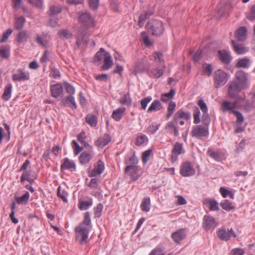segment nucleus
<instances>
[{"label":"nucleus","mask_w":255,"mask_h":255,"mask_svg":"<svg viewBox=\"0 0 255 255\" xmlns=\"http://www.w3.org/2000/svg\"><path fill=\"white\" fill-rule=\"evenodd\" d=\"M206 202L209 205V209L211 211H218L219 210L218 203L214 199H208L206 200Z\"/></svg>","instance_id":"obj_48"},{"label":"nucleus","mask_w":255,"mask_h":255,"mask_svg":"<svg viewBox=\"0 0 255 255\" xmlns=\"http://www.w3.org/2000/svg\"><path fill=\"white\" fill-rule=\"evenodd\" d=\"M79 21L85 26H94V21L93 17L89 13L85 12L81 13L79 16Z\"/></svg>","instance_id":"obj_12"},{"label":"nucleus","mask_w":255,"mask_h":255,"mask_svg":"<svg viewBox=\"0 0 255 255\" xmlns=\"http://www.w3.org/2000/svg\"><path fill=\"white\" fill-rule=\"evenodd\" d=\"M201 122L204 126L209 128V126L210 123V118L208 112L203 113Z\"/></svg>","instance_id":"obj_56"},{"label":"nucleus","mask_w":255,"mask_h":255,"mask_svg":"<svg viewBox=\"0 0 255 255\" xmlns=\"http://www.w3.org/2000/svg\"><path fill=\"white\" fill-rule=\"evenodd\" d=\"M64 87L67 93L69 95V96H72L74 94V88L69 83H65Z\"/></svg>","instance_id":"obj_62"},{"label":"nucleus","mask_w":255,"mask_h":255,"mask_svg":"<svg viewBox=\"0 0 255 255\" xmlns=\"http://www.w3.org/2000/svg\"><path fill=\"white\" fill-rule=\"evenodd\" d=\"M150 200L149 197H145L143 198L141 205L140 208L141 210L145 212H148L149 211L150 208Z\"/></svg>","instance_id":"obj_40"},{"label":"nucleus","mask_w":255,"mask_h":255,"mask_svg":"<svg viewBox=\"0 0 255 255\" xmlns=\"http://www.w3.org/2000/svg\"><path fill=\"white\" fill-rule=\"evenodd\" d=\"M125 173L130 176L133 181H136L141 176L139 166H127L125 169Z\"/></svg>","instance_id":"obj_7"},{"label":"nucleus","mask_w":255,"mask_h":255,"mask_svg":"<svg viewBox=\"0 0 255 255\" xmlns=\"http://www.w3.org/2000/svg\"><path fill=\"white\" fill-rule=\"evenodd\" d=\"M250 65V60L247 57L240 59L236 63L235 67L236 68H248Z\"/></svg>","instance_id":"obj_34"},{"label":"nucleus","mask_w":255,"mask_h":255,"mask_svg":"<svg viewBox=\"0 0 255 255\" xmlns=\"http://www.w3.org/2000/svg\"><path fill=\"white\" fill-rule=\"evenodd\" d=\"M152 152V150L151 149H148V150L143 152L142 155V161L144 164L147 162L149 157L151 154Z\"/></svg>","instance_id":"obj_58"},{"label":"nucleus","mask_w":255,"mask_h":255,"mask_svg":"<svg viewBox=\"0 0 255 255\" xmlns=\"http://www.w3.org/2000/svg\"><path fill=\"white\" fill-rule=\"evenodd\" d=\"M120 103L123 105L129 106L131 104L132 101L130 97H122L120 99Z\"/></svg>","instance_id":"obj_59"},{"label":"nucleus","mask_w":255,"mask_h":255,"mask_svg":"<svg viewBox=\"0 0 255 255\" xmlns=\"http://www.w3.org/2000/svg\"><path fill=\"white\" fill-rule=\"evenodd\" d=\"M177 125L174 121L168 122L165 126V129L170 134H173L174 136H177L179 135V132Z\"/></svg>","instance_id":"obj_22"},{"label":"nucleus","mask_w":255,"mask_h":255,"mask_svg":"<svg viewBox=\"0 0 255 255\" xmlns=\"http://www.w3.org/2000/svg\"><path fill=\"white\" fill-rule=\"evenodd\" d=\"M236 79L238 81V83L241 86L247 88L248 86V78L245 72L242 70L238 71L236 74Z\"/></svg>","instance_id":"obj_19"},{"label":"nucleus","mask_w":255,"mask_h":255,"mask_svg":"<svg viewBox=\"0 0 255 255\" xmlns=\"http://www.w3.org/2000/svg\"><path fill=\"white\" fill-rule=\"evenodd\" d=\"M105 170V163L99 159L94 165L93 169L89 171V176L90 177H96L101 175Z\"/></svg>","instance_id":"obj_10"},{"label":"nucleus","mask_w":255,"mask_h":255,"mask_svg":"<svg viewBox=\"0 0 255 255\" xmlns=\"http://www.w3.org/2000/svg\"><path fill=\"white\" fill-rule=\"evenodd\" d=\"M93 155L89 151H83L79 156V161L81 164H86L90 162Z\"/></svg>","instance_id":"obj_28"},{"label":"nucleus","mask_w":255,"mask_h":255,"mask_svg":"<svg viewBox=\"0 0 255 255\" xmlns=\"http://www.w3.org/2000/svg\"><path fill=\"white\" fill-rule=\"evenodd\" d=\"M32 173V171L31 170L23 171L20 177V182L23 184L25 181L29 180V178L33 177Z\"/></svg>","instance_id":"obj_43"},{"label":"nucleus","mask_w":255,"mask_h":255,"mask_svg":"<svg viewBox=\"0 0 255 255\" xmlns=\"http://www.w3.org/2000/svg\"><path fill=\"white\" fill-rule=\"evenodd\" d=\"M62 8L59 6L52 5L50 7L48 13L50 16H55L60 13Z\"/></svg>","instance_id":"obj_47"},{"label":"nucleus","mask_w":255,"mask_h":255,"mask_svg":"<svg viewBox=\"0 0 255 255\" xmlns=\"http://www.w3.org/2000/svg\"><path fill=\"white\" fill-rule=\"evenodd\" d=\"M30 197L29 193L26 191L23 195L21 197H15V200L18 204H26Z\"/></svg>","instance_id":"obj_39"},{"label":"nucleus","mask_w":255,"mask_h":255,"mask_svg":"<svg viewBox=\"0 0 255 255\" xmlns=\"http://www.w3.org/2000/svg\"><path fill=\"white\" fill-rule=\"evenodd\" d=\"M180 173L183 177H189L195 174V170L191 164L187 161L184 162L181 165Z\"/></svg>","instance_id":"obj_9"},{"label":"nucleus","mask_w":255,"mask_h":255,"mask_svg":"<svg viewBox=\"0 0 255 255\" xmlns=\"http://www.w3.org/2000/svg\"><path fill=\"white\" fill-rule=\"evenodd\" d=\"M186 236L185 229H180L171 234V238L176 244H179Z\"/></svg>","instance_id":"obj_18"},{"label":"nucleus","mask_w":255,"mask_h":255,"mask_svg":"<svg viewBox=\"0 0 255 255\" xmlns=\"http://www.w3.org/2000/svg\"><path fill=\"white\" fill-rule=\"evenodd\" d=\"M146 27L148 31L154 36L162 35L164 30L162 22L158 19H154L148 22Z\"/></svg>","instance_id":"obj_1"},{"label":"nucleus","mask_w":255,"mask_h":255,"mask_svg":"<svg viewBox=\"0 0 255 255\" xmlns=\"http://www.w3.org/2000/svg\"><path fill=\"white\" fill-rule=\"evenodd\" d=\"M111 137L109 134L105 133L95 141V145L99 147H103L111 141Z\"/></svg>","instance_id":"obj_20"},{"label":"nucleus","mask_w":255,"mask_h":255,"mask_svg":"<svg viewBox=\"0 0 255 255\" xmlns=\"http://www.w3.org/2000/svg\"><path fill=\"white\" fill-rule=\"evenodd\" d=\"M191 135L197 138L207 137L209 135V128L202 125L194 126L191 131Z\"/></svg>","instance_id":"obj_6"},{"label":"nucleus","mask_w":255,"mask_h":255,"mask_svg":"<svg viewBox=\"0 0 255 255\" xmlns=\"http://www.w3.org/2000/svg\"><path fill=\"white\" fill-rule=\"evenodd\" d=\"M125 111L126 108L125 107L119 108L113 111L112 117L116 121L118 122L121 120Z\"/></svg>","instance_id":"obj_31"},{"label":"nucleus","mask_w":255,"mask_h":255,"mask_svg":"<svg viewBox=\"0 0 255 255\" xmlns=\"http://www.w3.org/2000/svg\"><path fill=\"white\" fill-rule=\"evenodd\" d=\"M218 53L222 63L226 65H229L231 63L233 58L229 51L225 49L220 50H218Z\"/></svg>","instance_id":"obj_16"},{"label":"nucleus","mask_w":255,"mask_h":255,"mask_svg":"<svg viewBox=\"0 0 255 255\" xmlns=\"http://www.w3.org/2000/svg\"><path fill=\"white\" fill-rule=\"evenodd\" d=\"M62 105L66 107H69L76 109L77 105L74 97H66L62 100Z\"/></svg>","instance_id":"obj_29"},{"label":"nucleus","mask_w":255,"mask_h":255,"mask_svg":"<svg viewBox=\"0 0 255 255\" xmlns=\"http://www.w3.org/2000/svg\"><path fill=\"white\" fill-rule=\"evenodd\" d=\"M202 226L203 229L207 231L214 229L216 227L215 219L211 216L205 215Z\"/></svg>","instance_id":"obj_17"},{"label":"nucleus","mask_w":255,"mask_h":255,"mask_svg":"<svg viewBox=\"0 0 255 255\" xmlns=\"http://www.w3.org/2000/svg\"><path fill=\"white\" fill-rule=\"evenodd\" d=\"M74 148V152L75 155H77L83 150L82 147L80 146L77 142L73 140L72 142Z\"/></svg>","instance_id":"obj_60"},{"label":"nucleus","mask_w":255,"mask_h":255,"mask_svg":"<svg viewBox=\"0 0 255 255\" xmlns=\"http://www.w3.org/2000/svg\"><path fill=\"white\" fill-rule=\"evenodd\" d=\"M241 99L240 97H238V98L233 102L227 101H224L221 105L222 111L223 112L230 111L231 113H233V111H235L234 109H239L241 107V105H240Z\"/></svg>","instance_id":"obj_8"},{"label":"nucleus","mask_w":255,"mask_h":255,"mask_svg":"<svg viewBox=\"0 0 255 255\" xmlns=\"http://www.w3.org/2000/svg\"><path fill=\"white\" fill-rule=\"evenodd\" d=\"M191 118V114L189 112L180 109L177 111L174 115L173 121L176 124L183 125L185 121H187Z\"/></svg>","instance_id":"obj_5"},{"label":"nucleus","mask_w":255,"mask_h":255,"mask_svg":"<svg viewBox=\"0 0 255 255\" xmlns=\"http://www.w3.org/2000/svg\"><path fill=\"white\" fill-rule=\"evenodd\" d=\"M164 250L160 247H156L154 249L149 255H164Z\"/></svg>","instance_id":"obj_64"},{"label":"nucleus","mask_w":255,"mask_h":255,"mask_svg":"<svg viewBox=\"0 0 255 255\" xmlns=\"http://www.w3.org/2000/svg\"><path fill=\"white\" fill-rule=\"evenodd\" d=\"M163 70L162 69L157 68L151 71L150 76L154 78H158L163 74Z\"/></svg>","instance_id":"obj_57"},{"label":"nucleus","mask_w":255,"mask_h":255,"mask_svg":"<svg viewBox=\"0 0 255 255\" xmlns=\"http://www.w3.org/2000/svg\"><path fill=\"white\" fill-rule=\"evenodd\" d=\"M75 167L76 164L74 161L66 157L63 160V163L61 165L60 170L61 172H64L65 170H70L72 168L74 169Z\"/></svg>","instance_id":"obj_21"},{"label":"nucleus","mask_w":255,"mask_h":255,"mask_svg":"<svg viewBox=\"0 0 255 255\" xmlns=\"http://www.w3.org/2000/svg\"><path fill=\"white\" fill-rule=\"evenodd\" d=\"M152 14V13L149 11H143L142 13H141L139 17L138 21V24L139 26L140 27H142L144 25L145 20L149 18L150 15Z\"/></svg>","instance_id":"obj_37"},{"label":"nucleus","mask_w":255,"mask_h":255,"mask_svg":"<svg viewBox=\"0 0 255 255\" xmlns=\"http://www.w3.org/2000/svg\"><path fill=\"white\" fill-rule=\"evenodd\" d=\"M194 123L195 124H199L201 122L200 111L198 108H196L194 112Z\"/></svg>","instance_id":"obj_61"},{"label":"nucleus","mask_w":255,"mask_h":255,"mask_svg":"<svg viewBox=\"0 0 255 255\" xmlns=\"http://www.w3.org/2000/svg\"><path fill=\"white\" fill-rule=\"evenodd\" d=\"M148 142V138L145 134L140 133L136 137L135 144L138 146L146 145Z\"/></svg>","instance_id":"obj_30"},{"label":"nucleus","mask_w":255,"mask_h":255,"mask_svg":"<svg viewBox=\"0 0 255 255\" xmlns=\"http://www.w3.org/2000/svg\"><path fill=\"white\" fill-rule=\"evenodd\" d=\"M247 18L251 21L255 19V5L251 7L250 12L248 14Z\"/></svg>","instance_id":"obj_63"},{"label":"nucleus","mask_w":255,"mask_h":255,"mask_svg":"<svg viewBox=\"0 0 255 255\" xmlns=\"http://www.w3.org/2000/svg\"><path fill=\"white\" fill-rule=\"evenodd\" d=\"M58 34L60 38L65 39L71 38L73 36L72 33L67 29L60 30L59 31Z\"/></svg>","instance_id":"obj_50"},{"label":"nucleus","mask_w":255,"mask_h":255,"mask_svg":"<svg viewBox=\"0 0 255 255\" xmlns=\"http://www.w3.org/2000/svg\"><path fill=\"white\" fill-rule=\"evenodd\" d=\"M57 195L58 197L61 199L64 203L68 202L67 197L68 193L65 189L62 190L61 186L58 187Z\"/></svg>","instance_id":"obj_35"},{"label":"nucleus","mask_w":255,"mask_h":255,"mask_svg":"<svg viewBox=\"0 0 255 255\" xmlns=\"http://www.w3.org/2000/svg\"><path fill=\"white\" fill-rule=\"evenodd\" d=\"M220 205L224 210L227 211H230L235 209L233 204L228 200H225L224 202H221Z\"/></svg>","instance_id":"obj_45"},{"label":"nucleus","mask_w":255,"mask_h":255,"mask_svg":"<svg viewBox=\"0 0 255 255\" xmlns=\"http://www.w3.org/2000/svg\"><path fill=\"white\" fill-rule=\"evenodd\" d=\"M30 78L28 72H26L23 69H18L16 72L12 76V79L13 81H22L28 80Z\"/></svg>","instance_id":"obj_15"},{"label":"nucleus","mask_w":255,"mask_h":255,"mask_svg":"<svg viewBox=\"0 0 255 255\" xmlns=\"http://www.w3.org/2000/svg\"><path fill=\"white\" fill-rule=\"evenodd\" d=\"M91 224V220L90 217V214L89 212H87L85 213L84 215V219L82 221V223L79 225H82L84 226V225L89 227Z\"/></svg>","instance_id":"obj_55"},{"label":"nucleus","mask_w":255,"mask_h":255,"mask_svg":"<svg viewBox=\"0 0 255 255\" xmlns=\"http://www.w3.org/2000/svg\"><path fill=\"white\" fill-rule=\"evenodd\" d=\"M106 53H109V52L105 51V50L103 48H101L95 54L94 58V63L95 64L98 63V62H100L102 60L104 59V57H105V54Z\"/></svg>","instance_id":"obj_33"},{"label":"nucleus","mask_w":255,"mask_h":255,"mask_svg":"<svg viewBox=\"0 0 255 255\" xmlns=\"http://www.w3.org/2000/svg\"><path fill=\"white\" fill-rule=\"evenodd\" d=\"M113 61L110 53H106L104 59V64L101 67V69L106 71L111 68L113 65Z\"/></svg>","instance_id":"obj_27"},{"label":"nucleus","mask_w":255,"mask_h":255,"mask_svg":"<svg viewBox=\"0 0 255 255\" xmlns=\"http://www.w3.org/2000/svg\"><path fill=\"white\" fill-rule=\"evenodd\" d=\"M231 7V4L228 0H226L225 2L222 1L221 2L217 5L216 9L217 14V16L221 18L223 17L228 16L229 11Z\"/></svg>","instance_id":"obj_4"},{"label":"nucleus","mask_w":255,"mask_h":255,"mask_svg":"<svg viewBox=\"0 0 255 255\" xmlns=\"http://www.w3.org/2000/svg\"><path fill=\"white\" fill-rule=\"evenodd\" d=\"M27 32L25 30L20 31L17 35L16 39L18 43L27 41Z\"/></svg>","instance_id":"obj_49"},{"label":"nucleus","mask_w":255,"mask_h":255,"mask_svg":"<svg viewBox=\"0 0 255 255\" xmlns=\"http://www.w3.org/2000/svg\"><path fill=\"white\" fill-rule=\"evenodd\" d=\"M75 239L80 244L88 243L89 241V234L90 230L87 227L79 225L75 228Z\"/></svg>","instance_id":"obj_2"},{"label":"nucleus","mask_w":255,"mask_h":255,"mask_svg":"<svg viewBox=\"0 0 255 255\" xmlns=\"http://www.w3.org/2000/svg\"><path fill=\"white\" fill-rule=\"evenodd\" d=\"M240 98L241 99L240 101V105L242 106L240 108H244L247 111H251L252 108V104L249 101H246L245 99L242 98L241 97H240Z\"/></svg>","instance_id":"obj_53"},{"label":"nucleus","mask_w":255,"mask_h":255,"mask_svg":"<svg viewBox=\"0 0 255 255\" xmlns=\"http://www.w3.org/2000/svg\"><path fill=\"white\" fill-rule=\"evenodd\" d=\"M26 22V19L24 17L16 16L14 18V28L17 30H21L23 28L24 24Z\"/></svg>","instance_id":"obj_32"},{"label":"nucleus","mask_w":255,"mask_h":255,"mask_svg":"<svg viewBox=\"0 0 255 255\" xmlns=\"http://www.w3.org/2000/svg\"><path fill=\"white\" fill-rule=\"evenodd\" d=\"M220 192L224 198L229 196L232 199L234 198V194L231 191L227 190L223 187L220 188Z\"/></svg>","instance_id":"obj_52"},{"label":"nucleus","mask_w":255,"mask_h":255,"mask_svg":"<svg viewBox=\"0 0 255 255\" xmlns=\"http://www.w3.org/2000/svg\"><path fill=\"white\" fill-rule=\"evenodd\" d=\"M229 75L223 70L219 69L214 72V85L217 88L225 85L228 81Z\"/></svg>","instance_id":"obj_3"},{"label":"nucleus","mask_w":255,"mask_h":255,"mask_svg":"<svg viewBox=\"0 0 255 255\" xmlns=\"http://www.w3.org/2000/svg\"><path fill=\"white\" fill-rule=\"evenodd\" d=\"M63 90V87L60 84H56L51 86V96H59L62 93Z\"/></svg>","instance_id":"obj_36"},{"label":"nucleus","mask_w":255,"mask_h":255,"mask_svg":"<svg viewBox=\"0 0 255 255\" xmlns=\"http://www.w3.org/2000/svg\"><path fill=\"white\" fill-rule=\"evenodd\" d=\"M208 154L215 160L220 162L225 159V155L221 152L214 151L211 148L207 150Z\"/></svg>","instance_id":"obj_23"},{"label":"nucleus","mask_w":255,"mask_h":255,"mask_svg":"<svg viewBox=\"0 0 255 255\" xmlns=\"http://www.w3.org/2000/svg\"><path fill=\"white\" fill-rule=\"evenodd\" d=\"M86 122L91 127H95L97 126L98 120L95 115L93 114H88L86 117Z\"/></svg>","instance_id":"obj_41"},{"label":"nucleus","mask_w":255,"mask_h":255,"mask_svg":"<svg viewBox=\"0 0 255 255\" xmlns=\"http://www.w3.org/2000/svg\"><path fill=\"white\" fill-rule=\"evenodd\" d=\"M231 42L233 49L237 54H244L248 51L247 48L244 46L242 44L237 43L234 40H232Z\"/></svg>","instance_id":"obj_25"},{"label":"nucleus","mask_w":255,"mask_h":255,"mask_svg":"<svg viewBox=\"0 0 255 255\" xmlns=\"http://www.w3.org/2000/svg\"><path fill=\"white\" fill-rule=\"evenodd\" d=\"M103 205L101 203H99L94 209V215L95 218H100L102 214Z\"/></svg>","instance_id":"obj_54"},{"label":"nucleus","mask_w":255,"mask_h":255,"mask_svg":"<svg viewBox=\"0 0 255 255\" xmlns=\"http://www.w3.org/2000/svg\"><path fill=\"white\" fill-rule=\"evenodd\" d=\"M138 159L135 155V152L130 157H127L125 160V163L127 166H137Z\"/></svg>","instance_id":"obj_38"},{"label":"nucleus","mask_w":255,"mask_h":255,"mask_svg":"<svg viewBox=\"0 0 255 255\" xmlns=\"http://www.w3.org/2000/svg\"><path fill=\"white\" fill-rule=\"evenodd\" d=\"M160 127V124L157 123H152L147 128L146 132L151 134H154Z\"/></svg>","instance_id":"obj_44"},{"label":"nucleus","mask_w":255,"mask_h":255,"mask_svg":"<svg viewBox=\"0 0 255 255\" xmlns=\"http://www.w3.org/2000/svg\"><path fill=\"white\" fill-rule=\"evenodd\" d=\"M148 67L147 60L144 59H139L135 64L134 71L135 73H137L145 70Z\"/></svg>","instance_id":"obj_26"},{"label":"nucleus","mask_w":255,"mask_h":255,"mask_svg":"<svg viewBox=\"0 0 255 255\" xmlns=\"http://www.w3.org/2000/svg\"><path fill=\"white\" fill-rule=\"evenodd\" d=\"M228 96H237V95L245 88L241 86L240 84L236 81L230 82L228 84Z\"/></svg>","instance_id":"obj_11"},{"label":"nucleus","mask_w":255,"mask_h":255,"mask_svg":"<svg viewBox=\"0 0 255 255\" xmlns=\"http://www.w3.org/2000/svg\"><path fill=\"white\" fill-rule=\"evenodd\" d=\"M93 205V200L90 199L87 201H82L79 202V208L81 210H86Z\"/></svg>","instance_id":"obj_42"},{"label":"nucleus","mask_w":255,"mask_h":255,"mask_svg":"<svg viewBox=\"0 0 255 255\" xmlns=\"http://www.w3.org/2000/svg\"><path fill=\"white\" fill-rule=\"evenodd\" d=\"M176 103L173 101H170L168 104L167 108V114H166V118H170L173 114L175 109L176 108Z\"/></svg>","instance_id":"obj_51"},{"label":"nucleus","mask_w":255,"mask_h":255,"mask_svg":"<svg viewBox=\"0 0 255 255\" xmlns=\"http://www.w3.org/2000/svg\"><path fill=\"white\" fill-rule=\"evenodd\" d=\"M217 236L220 239L225 241L229 240L232 236L235 237L236 236L235 232L232 228L227 230L225 228H220L217 232Z\"/></svg>","instance_id":"obj_14"},{"label":"nucleus","mask_w":255,"mask_h":255,"mask_svg":"<svg viewBox=\"0 0 255 255\" xmlns=\"http://www.w3.org/2000/svg\"><path fill=\"white\" fill-rule=\"evenodd\" d=\"M184 153L185 150L183 147V144L178 142H176L171 151V159L172 162H174L177 160L179 155Z\"/></svg>","instance_id":"obj_13"},{"label":"nucleus","mask_w":255,"mask_h":255,"mask_svg":"<svg viewBox=\"0 0 255 255\" xmlns=\"http://www.w3.org/2000/svg\"><path fill=\"white\" fill-rule=\"evenodd\" d=\"M162 108V106L160 102L155 100L152 103L150 107L148 109V112H152L153 111H159Z\"/></svg>","instance_id":"obj_46"},{"label":"nucleus","mask_w":255,"mask_h":255,"mask_svg":"<svg viewBox=\"0 0 255 255\" xmlns=\"http://www.w3.org/2000/svg\"><path fill=\"white\" fill-rule=\"evenodd\" d=\"M247 28L245 26H241L235 33L236 38L240 41H244L247 38Z\"/></svg>","instance_id":"obj_24"}]
</instances>
